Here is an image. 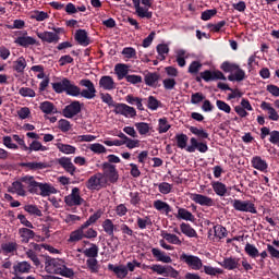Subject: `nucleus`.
<instances>
[{
  "label": "nucleus",
  "mask_w": 279,
  "mask_h": 279,
  "mask_svg": "<svg viewBox=\"0 0 279 279\" xmlns=\"http://www.w3.org/2000/svg\"><path fill=\"white\" fill-rule=\"evenodd\" d=\"M80 86H84L85 89L80 88L69 78L52 83V89L58 95H61V93H66L70 97H80L81 95L84 99H95L97 97V89L93 81L83 78L80 81Z\"/></svg>",
  "instance_id": "obj_1"
},
{
  "label": "nucleus",
  "mask_w": 279,
  "mask_h": 279,
  "mask_svg": "<svg viewBox=\"0 0 279 279\" xmlns=\"http://www.w3.org/2000/svg\"><path fill=\"white\" fill-rule=\"evenodd\" d=\"M101 219V213L98 210L94 215H92L86 222H84L78 229L72 231L70 233V238L68 240L69 243H77V241H82L84 239V230L93 223H97Z\"/></svg>",
  "instance_id": "obj_2"
},
{
  "label": "nucleus",
  "mask_w": 279,
  "mask_h": 279,
  "mask_svg": "<svg viewBox=\"0 0 279 279\" xmlns=\"http://www.w3.org/2000/svg\"><path fill=\"white\" fill-rule=\"evenodd\" d=\"M102 169V179L107 180V182H111V184H114L119 180V171H117V166L110 163V162H104L101 165Z\"/></svg>",
  "instance_id": "obj_3"
},
{
  "label": "nucleus",
  "mask_w": 279,
  "mask_h": 279,
  "mask_svg": "<svg viewBox=\"0 0 279 279\" xmlns=\"http://www.w3.org/2000/svg\"><path fill=\"white\" fill-rule=\"evenodd\" d=\"M108 184V180L104 179V174L98 172L92 175L86 182V189L88 191H100Z\"/></svg>",
  "instance_id": "obj_4"
},
{
  "label": "nucleus",
  "mask_w": 279,
  "mask_h": 279,
  "mask_svg": "<svg viewBox=\"0 0 279 279\" xmlns=\"http://www.w3.org/2000/svg\"><path fill=\"white\" fill-rule=\"evenodd\" d=\"M232 206L234 210H238L239 213H251L252 215L258 213L254 203L250 201L233 199Z\"/></svg>",
  "instance_id": "obj_5"
},
{
  "label": "nucleus",
  "mask_w": 279,
  "mask_h": 279,
  "mask_svg": "<svg viewBox=\"0 0 279 279\" xmlns=\"http://www.w3.org/2000/svg\"><path fill=\"white\" fill-rule=\"evenodd\" d=\"M180 260H183V263H185V265L191 267V269H193L194 271H199V269L204 267V263H202V259L195 255L182 253V255L180 256Z\"/></svg>",
  "instance_id": "obj_6"
},
{
  "label": "nucleus",
  "mask_w": 279,
  "mask_h": 279,
  "mask_svg": "<svg viewBox=\"0 0 279 279\" xmlns=\"http://www.w3.org/2000/svg\"><path fill=\"white\" fill-rule=\"evenodd\" d=\"M113 112L114 114H121L130 119L136 117V109H134V107L121 102L114 105Z\"/></svg>",
  "instance_id": "obj_7"
},
{
  "label": "nucleus",
  "mask_w": 279,
  "mask_h": 279,
  "mask_svg": "<svg viewBox=\"0 0 279 279\" xmlns=\"http://www.w3.org/2000/svg\"><path fill=\"white\" fill-rule=\"evenodd\" d=\"M80 112H82V104H80L78 100L72 101L62 110V114L65 117V119H73V117H76V114H80Z\"/></svg>",
  "instance_id": "obj_8"
},
{
  "label": "nucleus",
  "mask_w": 279,
  "mask_h": 279,
  "mask_svg": "<svg viewBox=\"0 0 279 279\" xmlns=\"http://www.w3.org/2000/svg\"><path fill=\"white\" fill-rule=\"evenodd\" d=\"M66 206H82L84 198L80 196V190L77 187L72 189V193L64 197Z\"/></svg>",
  "instance_id": "obj_9"
},
{
  "label": "nucleus",
  "mask_w": 279,
  "mask_h": 279,
  "mask_svg": "<svg viewBox=\"0 0 279 279\" xmlns=\"http://www.w3.org/2000/svg\"><path fill=\"white\" fill-rule=\"evenodd\" d=\"M201 77L202 80H204V82H217V80H222L223 82H226V75L219 71H210V70H206L204 72H201Z\"/></svg>",
  "instance_id": "obj_10"
},
{
  "label": "nucleus",
  "mask_w": 279,
  "mask_h": 279,
  "mask_svg": "<svg viewBox=\"0 0 279 279\" xmlns=\"http://www.w3.org/2000/svg\"><path fill=\"white\" fill-rule=\"evenodd\" d=\"M190 143L191 145L185 148L189 154H194L195 149L201 151V154H206V151H208V145L204 142H197V138L195 137H192Z\"/></svg>",
  "instance_id": "obj_11"
},
{
  "label": "nucleus",
  "mask_w": 279,
  "mask_h": 279,
  "mask_svg": "<svg viewBox=\"0 0 279 279\" xmlns=\"http://www.w3.org/2000/svg\"><path fill=\"white\" fill-rule=\"evenodd\" d=\"M57 162L58 165H60V167H62V169H64V171H66V173H70V175H75V171L77 170V168L75 167V165H73L71 158L61 157L57 159Z\"/></svg>",
  "instance_id": "obj_12"
},
{
  "label": "nucleus",
  "mask_w": 279,
  "mask_h": 279,
  "mask_svg": "<svg viewBox=\"0 0 279 279\" xmlns=\"http://www.w3.org/2000/svg\"><path fill=\"white\" fill-rule=\"evenodd\" d=\"M37 36L40 38L43 43H48L49 45L57 43H60V35L53 33V32H43V33H37Z\"/></svg>",
  "instance_id": "obj_13"
},
{
  "label": "nucleus",
  "mask_w": 279,
  "mask_h": 279,
  "mask_svg": "<svg viewBox=\"0 0 279 279\" xmlns=\"http://www.w3.org/2000/svg\"><path fill=\"white\" fill-rule=\"evenodd\" d=\"M191 199L195 202V204H199V206H215V201L206 195L194 193L191 194Z\"/></svg>",
  "instance_id": "obj_14"
},
{
  "label": "nucleus",
  "mask_w": 279,
  "mask_h": 279,
  "mask_svg": "<svg viewBox=\"0 0 279 279\" xmlns=\"http://www.w3.org/2000/svg\"><path fill=\"white\" fill-rule=\"evenodd\" d=\"M239 258L236 257H226L222 262H219V265L223 267V269H228V271H234V269H239L241 264H239Z\"/></svg>",
  "instance_id": "obj_15"
},
{
  "label": "nucleus",
  "mask_w": 279,
  "mask_h": 279,
  "mask_svg": "<svg viewBox=\"0 0 279 279\" xmlns=\"http://www.w3.org/2000/svg\"><path fill=\"white\" fill-rule=\"evenodd\" d=\"M22 167H26V169H29L31 171H43V169H49L51 163L47 161H33L22 163Z\"/></svg>",
  "instance_id": "obj_16"
},
{
  "label": "nucleus",
  "mask_w": 279,
  "mask_h": 279,
  "mask_svg": "<svg viewBox=\"0 0 279 279\" xmlns=\"http://www.w3.org/2000/svg\"><path fill=\"white\" fill-rule=\"evenodd\" d=\"M37 189H39L41 197H49V195H54V193H58V190L53 187V185L49 183H37Z\"/></svg>",
  "instance_id": "obj_17"
},
{
  "label": "nucleus",
  "mask_w": 279,
  "mask_h": 279,
  "mask_svg": "<svg viewBox=\"0 0 279 279\" xmlns=\"http://www.w3.org/2000/svg\"><path fill=\"white\" fill-rule=\"evenodd\" d=\"M99 87L104 88V90H114L117 85L114 84V78H112V76L105 75L99 80Z\"/></svg>",
  "instance_id": "obj_18"
},
{
  "label": "nucleus",
  "mask_w": 279,
  "mask_h": 279,
  "mask_svg": "<svg viewBox=\"0 0 279 279\" xmlns=\"http://www.w3.org/2000/svg\"><path fill=\"white\" fill-rule=\"evenodd\" d=\"M32 271V264L28 262H20L13 266V275L19 276V274H29Z\"/></svg>",
  "instance_id": "obj_19"
},
{
  "label": "nucleus",
  "mask_w": 279,
  "mask_h": 279,
  "mask_svg": "<svg viewBox=\"0 0 279 279\" xmlns=\"http://www.w3.org/2000/svg\"><path fill=\"white\" fill-rule=\"evenodd\" d=\"M260 108L262 110H267L268 112V119L270 121H278L279 120V114L278 111L275 110L274 107H271V104L267 102V101H263L260 104Z\"/></svg>",
  "instance_id": "obj_20"
},
{
  "label": "nucleus",
  "mask_w": 279,
  "mask_h": 279,
  "mask_svg": "<svg viewBox=\"0 0 279 279\" xmlns=\"http://www.w3.org/2000/svg\"><path fill=\"white\" fill-rule=\"evenodd\" d=\"M108 269L110 271H113L116 274L117 278L123 279L128 277V267L120 265V266H114L112 264L108 265Z\"/></svg>",
  "instance_id": "obj_21"
},
{
  "label": "nucleus",
  "mask_w": 279,
  "mask_h": 279,
  "mask_svg": "<svg viewBox=\"0 0 279 279\" xmlns=\"http://www.w3.org/2000/svg\"><path fill=\"white\" fill-rule=\"evenodd\" d=\"M75 40L78 43V45H82L83 47H88V45H90V39H88V33H86L85 29L76 31Z\"/></svg>",
  "instance_id": "obj_22"
},
{
  "label": "nucleus",
  "mask_w": 279,
  "mask_h": 279,
  "mask_svg": "<svg viewBox=\"0 0 279 279\" xmlns=\"http://www.w3.org/2000/svg\"><path fill=\"white\" fill-rule=\"evenodd\" d=\"M39 110L44 112V114H58V108L51 101H44L39 105Z\"/></svg>",
  "instance_id": "obj_23"
},
{
  "label": "nucleus",
  "mask_w": 279,
  "mask_h": 279,
  "mask_svg": "<svg viewBox=\"0 0 279 279\" xmlns=\"http://www.w3.org/2000/svg\"><path fill=\"white\" fill-rule=\"evenodd\" d=\"M252 167L257 171H267V161L263 160L260 156H255L251 160Z\"/></svg>",
  "instance_id": "obj_24"
},
{
  "label": "nucleus",
  "mask_w": 279,
  "mask_h": 279,
  "mask_svg": "<svg viewBox=\"0 0 279 279\" xmlns=\"http://www.w3.org/2000/svg\"><path fill=\"white\" fill-rule=\"evenodd\" d=\"M151 254L159 263H172L171 257L159 248H151Z\"/></svg>",
  "instance_id": "obj_25"
},
{
  "label": "nucleus",
  "mask_w": 279,
  "mask_h": 279,
  "mask_svg": "<svg viewBox=\"0 0 279 279\" xmlns=\"http://www.w3.org/2000/svg\"><path fill=\"white\" fill-rule=\"evenodd\" d=\"M102 230L110 236L111 239H114V232L117 230V226H114V222H112L111 219H106L102 222Z\"/></svg>",
  "instance_id": "obj_26"
},
{
  "label": "nucleus",
  "mask_w": 279,
  "mask_h": 279,
  "mask_svg": "<svg viewBox=\"0 0 279 279\" xmlns=\"http://www.w3.org/2000/svg\"><path fill=\"white\" fill-rule=\"evenodd\" d=\"M21 182L28 184L29 193H38V182L34 180V177H29V175L22 177Z\"/></svg>",
  "instance_id": "obj_27"
},
{
  "label": "nucleus",
  "mask_w": 279,
  "mask_h": 279,
  "mask_svg": "<svg viewBox=\"0 0 279 279\" xmlns=\"http://www.w3.org/2000/svg\"><path fill=\"white\" fill-rule=\"evenodd\" d=\"M15 45H19L20 47H31L32 45H36V39L34 37H25V36H21V37H17L15 40H14Z\"/></svg>",
  "instance_id": "obj_28"
},
{
  "label": "nucleus",
  "mask_w": 279,
  "mask_h": 279,
  "mask_svg": "<svg viewBox=\"0 0 279 279\" xmlns=\"http://www.w3.org/2000/svg\"><path fill=\"white\" fill-rule=\"evenodd\" d=\"M19 234L22 239V243H29V240L36 236V233L33 230L27 228H21L19 230Z\"/></svg>",
  "instance_id": "obj_29"
},
{
  "label": "nucleus",
  "mask_w": 279,
  "mask_h": 279,
  "mask_svg": "<svg viewBox=\"0 0 279 279\" xmlns=\"http://www.w3.org/2000/svg\"><path fill=\"white\" fill-rule=\"evenodd\" d=\"M214 193L219 197H223L228 193V187L222 182L216 181L211 183Z\"/></svg>",
  "instance_id": "obj_30"
},
{
  "label": "nucleus",
  "mask_w": 279,
  "mask_h": 279,
  "mask_svg": "<svg viewBox=\"0 0 279 279\" xmlns=\"http://www.w3.org/2000/svg\"><path fill=\"white\" fill-rule=\"evenodd\" d=\"M114 71H116V75L118 76V80H123L125 77V80L128 78V65L123 64V63H118L114 66Z\"/></svg>",
  "instance_id": "obj_31"
},
{
  "label": "nucleus",
  "mask_w": 279,
  "mask_h": 279,
  "mask_svg": "<svg viewBox=\"0 0 279 279\" xmlns=\"http://www.w3.org/2000/svg\"><path fill=\"white\" fill-rule=\"evenodd\" d=\"M158 80H160V74L154 72H148L147 74H145L144 76V82L146 84V86H156V83L158 82Z\"/></svg>",
  "instance_id": "obj_32"
},
{
  "label": "nucleus",
  "mask_w": 279,
  "mask_h": 279,
  "mask_svg": "<svg viewBox=\"0 0 279 279\" xmlns=\"http://www.w3.org/2000/svg\"><path fill=\"white\" fill-rule=\"evenodd\" d=\"M180 228L182 234H185V236H189L190 239L197 236V231H195L191 225L183 222L181 223Z\"/></svg>",
  "instance_id": "obj_33"
},
{
  "label": "nucleus",
  "mask_w": 279,
  "mask_h": 279,
  "mask_svg": "<svg viewBox=\"0 0 279 279\" xmlns=\"http://www.w3.org/2000/svg\"><path fill=\"white\" fill-rule=\"evenodd\" d=\"M161 236L172 245H182V241L180 240V238L173 233H167L166 231H162Z\"/></svg>",
  "instance_id": "obj_34"
},
{
  "label": "nucleus",
  "mask_w": 279,
  "mask_h": 279,
  "mask_svg": "<svg viewBox=\"0 0 279 279\" xmlns=\"http://www.w3.org/2000/svg\"><path fill=\"white\" fill-rule=\"evenodd\" d=\"M177 219H183L184 221H195V216H193L192 213L185 208H179Z\"/></svg>",
  "instance_id": "obj_35"
},
{
  "label": "nucleus",
  "mask_w": 279,
  "mask_h": 279,
  "mask_svg": "<svg viewBox=\"0 0 279 279\" xmlns=\"http://www.w3.org/2000/svg\"><path fill=\"white\" fill-rule=\"evenodd\" d=\"M57 267L58 259L51 257L46 258L45 270L47 271V274H54Z\"/></svg>",
  "instance_id": "obj_36"
},
{
  "label": "nucleus",
  "mask_w": 279,
  "mask_h": 279,
  "mask_svg": "<svg viewBox=\"0 0 279 279\" xmlns=\"http://www.w3.org/2000/svg\"><path fill=\"white\" fill-rule=\"evenodd\" d=\"M146 269H150L154 274H158V276H167L168 266L154 264L151 266H146Z\"/></svg>",
  "instance_id": "obj_37"
},
{
  "label": "nucleus",
  "mask_w": 279,
  "mask_h": 279,
  "mask_svg": "<svg viewBox=\"0 0 279 279\" xmlns=\"http://www.w3.org/2000/svg\"><path fill=\"white\" fill-rule=\"evenodd\" d=\"M154 208H156V210H159V211L163 210L166 215H169V213H171V206H169V204L160 199H157L154 202Z\"/></svg>",
  "instance_id": "obj_38"
},
{
  "label": "nucleus",
  "mask_w": 279,
  "mask_h": 279,
  "mask_svg": "<svg viewBox=\"0 0 279 279\" xmlns=\"http://www.w3.org/2000/svg\"><path fill=\"white\" fill-rule=\"evenodd\" d=\"M177 146L179 149H186V145L189 143V136L184 133L175 135Z\"/></svg>",
  "instance_id": "obj_39"
},
{
  "label": "nucleus",
  "mask_w": 279,
  "mask_h": 279,
  "mask_svg": "<svg viewBox=\"0 0 279 279\" xmlns=\"http://www.w3.org/2000/svg\"><path fill=\"white\" fill-rule=\"evenodd\" d=\"M214 234L217 239H226L228 236V229L221 225L214 226Z\"/></svg>",
  "instance_id": "obj_40"
},
{
  "label": "nucleus",
  "mask_w": 279,
  "mask_h": 279,
  "mask_svg": "<svg viewBox=\"0 0 279 279\" xmlns=\"http://www.w3.org/2000/svg\"><path fill=\"white\" fill-rule=\"evenodd\" d=\"M27 66V61L25 60V58L20 57L13 65L14 71H16V73H23L25 71V68Z\"/></svg>",
  "instance_id": "obj_41"
},
{
  "label": "nucleus",
  "mask_w": 279,
  "mask_h": 279,
  "mask_svg": "<svg viewBox=\"0 0 279 279\" xmlns=\"http://www.w3.org/2000/svg\"><path fill=\"white\" fill-rule=\"evenodd\" d=\"M84 255L87 258H97V256H99V246H97V244H92L89 248L84 251Z\"/></svg>",
  "instance_id": "obj_42"
},
{
  "label": "nucleus",
  "mask_w": 279,
  "mask_h": 279,
  "mask_svg": "<svg viewBox=\"0 0 279 279\" xmlns=\"http://www.w3.org/2000/svg\"><path fill=\"white\" fill-rule=\"evenodd\" d=\"M17 247L19 246L16 242H8L1 244V251L3 252V254H12V252H16Z\"/></svg>",
  "instance_id": "obj_43"
},
{
  "label": "nucleus",
  "mask_w": 279,
  "mask_h": 279,
  "mask_svg": "<svg viewBox=\"0 0 279 279\" xmlns=\"http://www.w3.org/2000/svg\"><path fill=\"white\" fill-rule=\"evenodd\" d=\"M11 193H17L21 197H25V189L21 181H15L12 183Z\"/></svg>",
  "instance_id": "obj_44"
},
{
  "label": "nucleus",
  "mask_w": 279,
  "mask_h": 279,
  "mask_svg": "<svg viewBox=\"0 0 279 279\" xmlns=\"http://www.w3.org/2000/svg\"><path fill=\"white\" fill-rule=\"evenodd\" d=\"M221 71L225 73H234L235 69H239V64L232 63L230 61H225L220 65Z\"/></svg>",
  "instance_id": "obj_45"
},
{
  "label": "nucleus",
  "mask_w": 279,
  "mask_h": 279,
  "mask_svg": "<svg viewBox=\"0 0 279 279\" xmlns=\"http://www.w3.org/2000/svg\"><path fill=\"white\" fill-rule=\"evenodd\" d=\"M86 265L92 274L99 272V262L97 260V258H88L86 260Z\"/></svg>",
  "instance_id": "obj_46"
},
{
  "label": "nucleus",
  "mask_w": 279,
  "mask_h": 279,
  "mask_svg": "<svg viewBox=\"0 0 279 279\" xmlns=\"http://www.w3.org/2000/svg\"><path fill=\"white\" fill-rule=\"evenodd\" d=\"M244 252L251 257V258H256L260 256L258 253V248L254 246V244L246 243L244 247Z\"/></svg>",
  "instance_id": "obj_47"
},
{
  "label": "nucleus",
  "mask_w": 279,
  "mask_h": 279,
  "mask_svg": "<svg viewBox=\"0 0 279 279\" xmlns=\"http://www.w3.org/2000/svg\"><path fill=\"white\" fill-rule=\"evenodd\" d=\"M57 148L59 149V151H61L62 154H75L76 149L74 146L69 145V144H62L59 143L57 144Z\"/></svg>",
  "instance_id": "obj_48"
},
{
  "label": "nucleus",
  "mask_w": 279,
  "mask_h": 279,
  "mask_svg": "<svg viewBox=\"0 0 279 279\" xmlns=\"http://www.w3.org/2000/svg\"><path fill=\"white\" fill-rule=\"evenodd\" d=\"M190 132L201 140L208 138V132L197 126H190Z\"/></svg>",
  "instance_id": "obj_49"
},
{
  "label": "nucleus",
  "mask_w": 279,
  "mask_h": 279,
  "mask_svg": "<svg viewBox=\"0 0 279 279\" xmlns=\"http://www.w3.org/2000/svg\"><path fill=\"white\" fill-rule=\"evenodd\" d=\"M169 130H171V124H169L167 118H160L158 128L159 134H166V132H169Z\"/></svg>",
  "instance_id": "obj_50"
},
{
  "label": "nucleus",
  "mask_w": 279,
  "mask_h": 279,
  "mask_svg": "<svg viewBox=\"0 0 279 279\" xmlns=\"http://www.w3.org/2000/svg\"><path fill=\"white\" fill-rule=\"evenodd\" d=\"M135 128L138 132V134H141V136H145V134H149V124H147L146 122H137L135 123Z\"/></svg>",
  "instance_id": "obj_51"
},
{
  "label": "nucleus",
  "mask_w": 279,
  "mask_h": 279,
  "mask_svg": "<svg viewBox=\"0 0 279 279\" xmlns=\"http://www.w3.org/2000/svg\"><path fill=\"white\" fill-rule=\"evenodd\" d=\"M27 151L32 154L33 151H47L46 146H43V144L38 141H33L32 144L29 145Z\"/></svg>",
  "instance_id": "obj_52"
},
{
  "label": "nucleus",
  "mask_w": 279,
  "mask_h": 279,
  "mask_svg": "<svg viewBox=\"0 0 279 279\" xmlns=\"http://www.w3.org/2000/svg\"><path fill=\"white\" fill-rule=\"evenodd\" d=\"M24 210L29 215H35L36 217H43V211L36 205H26Z\"/></svg>",
  "instance_id": "obj_53"
},
{
  "label": "nucleus",
  "mask_w": 279,
  "mask_h": 279,
  "mask_svg": "<svg viewBox=\"0 0 279 279\" xmlns=\"http://www.w3.org/2000/svg\"><path fill=\"white\" fill-rule=\"evenodd\" d=\"M204 274L207 276H217L219 274H223V270L221 268H215L213 266H203Z\"/></svg>",
  "instance_id": "obj_54"
},
{
  "label": "nucleus",
  "mask_w": 279,
  "mask_h": 279,
  "mask_svg": "<svg viewBox=\"0 0 279 279\" xmlns=\"http://www.w3.org/2000/svg\"><path fill=\"white\" fill-rule=\"evenodd\" d=\"M100 99L104 104H107L109 108H114V106H117V102H114V99L110 94H100Z\"/></svg>",
  "instance_id": "obj_55"
},
{
  "label": "nucleus",
  "mask_w": 279,
  "mask_h": 279,
  "mask_svg": "<svg viewBox=\"0 0 279 279\" xmlns=\"http://www.w3.org/2000/svg\"><path fill=\"white\" fill-rule=\"evenodd\" d=\"M216 106H217L218 110H221L222 112H226L227 114H230V112H232V108L230 107V105H228V102H226L223 100H217Z\"/></svg>",
  "instance_id": "obj_56"
},
{
  "label": "nucleus",
  "mask_w": 279,
  "mask_h": 279,
  "mask_svg": "<svg viewBox=\"0 0 279 279\" xmlns=\"http://www.w3.org/2000/svg\"><path fill=\"white\" fill-rule=\"evenodd\" d=\"M89 149L94 154H106V151H107L106 146H104L99 143L90 144Z\"/></svg>",
  "instance_id": "obj_57"
},
{
  "label": "nucleus",
  "mask_w": 279,
  "mask_h": 279,
  "mask_svg": "<svg viewBox=\"0 0 279 279\" xmlns=\"http://www.w3.org/2000/svg\"><path fill=\"white\" fill-rule=\"evenodd\" d=\"M158 189L159 193H161L162 195H169V193H171V190L173 189V185L167 182H162L158 185Z\"/></svg>",
  "instance_id": "obj_58"
},
{
  "label": "nucleus",
  "mask_w": 279,
  "mask_h": 279,
  "mask_svg": "<svg viewBox=\"0 0 279 279\" xmlns=\"http://www.w3.org/2000/svg\"><path fill=\"white\" fill-rule=\"evenodd\" d=\"M157 52L160 56V60H165V54L169 53V46L167 44H159L157 46Z\"/></svg>",
  "instance_id": "obj_59"
},
{
  "label": "nucleus",
  "mask_w": 279,
  "mask_h": 279,
  "mask_svg": "<svg viewBox=\"0 0 279 279\" xmlns=\"http://www.w3.org/2000/svg\"><path fill=\"white\" fill-rule=\"evenodd\" d=\"M19 95L22 97H36V92L29 87H22L19 89Z\"/></svg>",
  "instance_id": "obj_60"
},
{
  "label": "nucleus",
  "mask_w": 279,
  "mask_h": 279,
  "mask_svg": "<svg viewBox=\"0 0 279 279\" xmlns=\"http://www.w3.org/2000/svg\"><path fill=\"white\" fill-rule=\"evenodd\" d=\"M31 19H35V21L41 22L49 19V13L44 11H35V14L31 16Z\"/></svg>",
  "instance_id": "obj_61"
},
{
  "label": "nucleus",
  "mask_w": 279,
  "mask_h": 279,
  "mask_svg": "<svg viewBox=\"0 0 279 279\" xmlns=\"http://www.w3.org/2000/svg\"><path fill=\"white\" fill-rule=\"evenodd\" d=\"M26 256L27 258H31L36 267H40V259L38 258V255H36V252H34L33 250H28L26 252Z\"/></svg>",
  "instance_id": "obj_62"
},
{
  "label": "nucleus",
  "mask_w": 279,
  "mask_h": 279,
  "mask_svg": "<svg viewBox=\"0 0 279 279\" xmlns=\"http://www.w3.org/2000/svg\"><path fill=\"white\" fill-rule=\"evenodd\" d=\"M58 125L61 132H69L71 130V122H69V120L61 119L59 120Z\"/></svg>",
  "instance_id": "obj_63"
},
{
  "label": "nucleus",
  "mask_w": 279,
  "mask_h": 279,
  "mask_svg": "<svg viewBox=\"0 0 279 279\" xmlns=\"http://www.w3.org/2000/svg\"><path fill=\"white\" fill-rule=\"evenodd\" d=\"M122 56H125V58L128 59L136 58V49L132 47H126L122 50Z\"/></svg>",
  "instance_id": "obj_64"
}]
</instances>
